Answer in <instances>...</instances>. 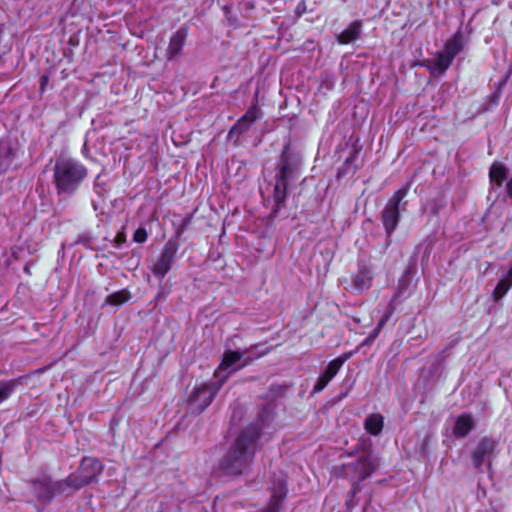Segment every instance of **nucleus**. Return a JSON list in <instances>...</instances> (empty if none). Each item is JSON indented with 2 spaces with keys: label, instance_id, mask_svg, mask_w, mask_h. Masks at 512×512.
I'll return each mask as SVG.
<instances>
[{
  "label": "nucleus",
  "instance_id": "17",
  "mask_svg": "<svg viewBox=\"0 0 512 512\" xmlns=\"http://www.w3.org/2000/svg\"><path fill=\"white\" fill-rule=\"evenodd\" d=\"M373 272L369 268H361L352 277V289L355 292H363L371 287Z\"/></svg>",
  "mask_w": 512,
  "mask_h": 512
},
{
  "label": "nucleus",
  "instance_id": "30",
  "mask_svg": "<svg viewBox=\"0 0 512 512\" xmlns=\"http://www.w3.org/2000/svg\"><path fill=\"white\" fill-rule=\"evenodd\" d=\"M224 11H225V15L228 19V21L230 22L231 25H236V19L232 18L229 14H230V8L229 7H225L224 8Z\"/></svg>",
  "mask_w": 512,
  "mask_h": 512
},
{
  "label": "nucleus",
  "instance_id": "11",
  "mask_svg": "<svg viewBox=\"0 0 512 512\" xmlns=\"http://www.w3.org/2000/svg\"><path fill=\"white\" fill-rule=\"evenodd\" d=\"M177 252V246L174 242L168 241L164 246L161 255L152 268L155 277L162 280L171 269Z\"/></svg>",
  "mask_w": 512,
  "mask_h": 512
},
{
  "label": "nucleus",
  "instance_id": "15",
  "mask_svg": "<svg viewBox=\"0 0 512 512\" xmlns=\"http://www.w3.org/2000/svg\"><path fill=\"white\" fill-rule=\"evenodd\" d=\"M286 494V480L284 477H281L272 487L270 504L263 512H277L280 503L286 497Z\"/></svg>",
  "mask_w": 512,
  "mask_h": 512
},
{
  "label": "nucleus",
  "instance_id": "12",
  "mask_svg": "<svg viewBox=\"0 0 512 512\" xmlns=\"http://www.w3.org/2000/svg\"><path fill=\"white\" fill-rule=\"evenodd\" d=\"M495 448L496 442L493 439L483 438L477 443L471 453L473 465L477 470L481 469L485 463L490 465Z\"/></svg>",
  "mask_w": 512,
  "mask_h": 512
},
{
  "label": "nucleus",
  "instance_id": "16",
  "mask_svg": "<svg viewBox=\"0 0 512 512\" xmlns=\"http://www.w3.org/2000/svg\"><path fill=\"white\" fill-rule=\"evenodd\" d=\"M187 37V31L184 28L177 30L170 38L168 48L166 50V57L168 60H173L182 51Z\"/></svg>",
  "mask_w": 512,
  "mask_h": 512
},
{
  "label": "nucleus",
  "instance_id": "22",
  "mask_svg": "<svg viewBox=\"0 0 512 512\" xmlns=\"http://www.w3.org/2000/svg\"><path fill=\"white\" fill-rule=\"evenodd\" d=\"M12 162L11 148L7 143H0V175L10 168Z\"/></svg>",
  "mask_w": 512,
  "mask_h": 512
},
{
  "label": "nucleus",
  "instance_id": "5",
  "mask_svg": "<svg viewBox=\"0 0 512 512\" xmlns=\"http://www.w3.org/2000/svg\"><path fill=\"white\" fill-rule=\"evenodd\" d=\"M297 173L296 163L290 159L285 149L281 156V163L276 173L274 187L275 210L278 211L286 198L288 181L294 179Z\"/></svg>",
  "mask_w": 512,
  "mask_h": 512
},
{
  "label": "nucleus",
  "instance_id": "32",
  "mask_svg": "<svg viewBox=\"0 0 512 512\" xmlns=\"http://www.w3.org/2000/svg\"><path fill=\"white\" fill-rule=\"evenodd\" d=\"M505 277L512 282V265L510 266V268H509L507 274L505 275Z\"/></svg>",
  "mask_w": 512,
  "mask_h": 512
},
{
  "label": "nucleus",
  "instance_id": "35",
  "mask_svg": "<svg viewBox=\"0 0 512 512\" xmlns=\"http://www.w3.org/2000/svg\"><path fill=\"white\" fill-rule=\"evenodd\" d=\"M365 512H368L367 510H365Z\"/></svg>",
  "mask_w": 512,
  "mask_h": 512
},
{
  "label": "nucleus",
  "instance_id": "34",
  "mask_svg": "<svg viewBox=\"0 0 512 512\" xmlns=\"http://www.w3.org/2000/svg\"><path fill=\"white\" fill-rule=\"evenodd\" d=\"M95 190H96V192H97L98 194H100V193H101V191L99 190V184H98V182H96V183H95Z\"/></svg>",
  "mask_w": 512,
  "mask_h": 512
},
{
  "label": "nucleus",
  "instance_id": "14",
  "mask_svg": "<svg viewBox=\"0 0 512 512\" xmlns=\"http://www.w3.org/2000/svg\"><path fill=\"white\" fill-rule=\"evenodd\" d=\"M261 117V110L256 105L251 106L230 129L229 135L231 137L235 134L239 136L240 134L247 131L252 126V124Z\"/></svg>",
  "mask_w": 512,
  "mask_h": 512
},
{
  "label": "nucleus",
  "instance_id": "24",
  "mask_svg": "<svg viewBox=\"0 0 512 512\" xmlns=\"http://www.w3.org/2000/svg\"><path fill=\"white\" fill-rule=\"evenodd\" d=\"M17 384V380L0 381V404L12 395Z\"/></svg>",
  "mask_w": 512,
  "mask_h": 512
},
{
  "label": "nucleus",
  "instance_id": "33",
  "mask_svg": "<svg viewBox=\"0 0 512 512\" xmlns=\"http://www.w3.org/2000/svg\"><path fill=\"white\" fill-rule=\"evenodd\" d=\"M373 341H374V339H372V337L369 335V336L367 337V339L365 340V344L371 343V342H373Z\"/></svg>",
  "mask_w": 512,
  "mask_h": 512
},
{
  "label": "nucleus",
  "instance_id": "21",
  "mask_svg": "<svg viewBox=\"0 0 512 512\" xmlns=\"http://www.w3.org/2000/svg\"><path fill=\"white\" fill-rule=\"evenodd\" d=\"M384 425V418L381 414L374 413L369 415L364 422V428L365 430L370 433L371 435H378Z\"/></svg>",
  "mask_w": 512,
  "mask_h": 512
},
{
  "label": "nucleus",
  "instance_id": "23",
  "mask_svg": "<svg viewBox=\"0 0 512 512\" xmlns=\"http://www.w3.org/2000/svg\"><path fill=\"white\" fill-rule=\"evenodd\" d=\"M511 287L512 282L504 276L502 279H500L492 293L493 300L496 302L501 300L507 294Z\"/></svg>",
  "mask_w": 512,
  "mask_h": 512
},
{
  "label": "nucleus",
  "instance_id": "27",
  "mask_svg": "<svg viewBox=\"0 0 512 512\" xmlns=\"http://www.w3.org/2000/svg\"><path fill=\"white\" fill-rule=\"evenodd\" d=\"M147 232L144 228H138L134 233V241L137 243H143L147 240Z\"/></svg>",
  "mask_w": 512,
  "mask_h": 512
},
{
  "label": "nucleus",
  "instance_id": "2",
  "mask_svg": "<svg viewBox=\"0 0 512 512\" xmlns=\"http://www.w3.org/2000/svg\"><path fill=\"white\" fill-rule=\"evenodd\" d=\"M87 168L78 160L59 157L53 167L54 185L59 195H71L87 177Z\"/></svg>",
  "mask_w": 512,
  "mask_h": 512
},
{
  "label": "nucleus",
  "instance_id": "1",
  "mask_svg": "<svg viewBox=\"0 0 512 512\" xmlns=\"http://www.w3.org/2000/svg\"><path fill=\"white\" fill-rule=\"evenodd\" d=\"M260 428L253 424L246 427L238 436L220 462V469L226 475H239L246 472L258 448Z\"/></svg>",
  "mask_w": 512,
  "mask_h": 512
},
{
  "label": "nucleus",
  "instance_id": "25",
  "mask_svg": "<svg viewBox=\"0 0 512 512\" xmlns=\"http://www.w3.org/2000/svg\"><path fill=\"white\" fill-rule=\"evenodd\" d=\"M130 298V294L128 291L126 290H121V291H118V292H115L111 295H109L106 300H105V303L106 304H109V305H122L124 304L125 302H127Z\"/></svg>",
  "mask_w": 512,
  "mask_h": 512
},
{
  "label": "nucleus",
  "instance_id": "9",
  "mask_svg": "<svg viewBox=\"0 0 512 512\" xmlns=\"http://www.w3.org/2000/svg\"><path fill=\"white\" fill-rule=\"evenodd\" d=\"M246 351H226L223 354L222 361L215 371V377L218 379L217 382L223 383L225 380L234 372L241 369L248 364L247 360H243Z\"/></svg>",
  "mask_w": 512,
  "mask_h": 512
},
{
  "label": "nucleus",
  "instance_id": "20",
  "mask_svg": "<svg viewBox=\"0 0 512 512\" xmlns=\"http://www.w3.org/2000/svg\"><path fill=\"white\" fill-rule=\"evenodd\" d=\"M490 182L493 188H500L508 179V169L501 163H494L489 171Z\"/></svg>",
  "mask_w": 512,
  "mask_h": 512
},
{
  "label": "nucleus",
  "instance_id": "18",
  "mask_svg": "<svg viewBox=\"0 0 512 512\" xmlns=\"http://www.w3.org/2000/svg\"><path fill=\"white\" fill-rule=\"evenodd\" d=\"M474 426V418L468 413H463L455 420L453 434L458 438H463L470 433Z\"/></svg>",
  "mask_w": 512,
  "mask_h": 512
},
{
  "label": "nucleus",
  "instance_id": "19",
  "mask_svg": "<svg viewBox=\"0 0 512 512\" xmlns=\"http://www.w3.org/2000/svg\"><path fill=\"white\" fill-rule=\"evenodd\" d=\"M362 28L360 21H353L350 25L337 35V41L340 44H349L358 39Z\"/></svg>",
  "mask_w": 512,
  "mask_h": 512
},
{
  "label": "nucleus",
  "instance_id": "4",
  "mask_svg": "<svg viewBox=\"0 0 512 512\" xmlns=\"http://www.w3.org/2000/svg\"><path fill=\"white\" fill-rule=\"evenodd\" d=\"M463 49V35L457 31L454 36L448 40L442 51L437 52L433 60H429L427 67L432 74H443L450 67L454 58Z\"/></svg>",
  "mask_w": 512,
  "mask_h": 512
},
{
  "label": "nucleus",
  "instance_id": "10",
  "mask_svg": "<svg viewBox=\"0 0 512 512\" xmlns=\"http://www.w3.org/2000/svg\"><path fill=\"white\" fill-rule=\"evenodd\" d=\"M377 466L376 459L365 455L354 464L344 465V475L351 478L353 484L359 483L367 478Z\"/></svg>",
  "mask_w": 512,
  "mask_h": 512
},
{
  "label": "nucleus",
  "instance_id": "29",
  "mask_svg": "<svg viewBox=\"0 0 512 512\" xmlns=\"http://www.w3.org/2000/svg\"><path fill=\"white\" fill-rule=\"evenodd\" d=\"M506 192L508 197L512 200V177L506 183Z\"/></svg>",
  "mask_w": 512,
  "mask_h": 512
},
{
  "label": "nucleus",
  "instance_id": "13",
  "mask_svg": "<svg viewBox=\"0 0 512 512\" xmlns=\"http://www.w3.org/2000/svg\"><path fill=\"white\" fill-rule=\"evenodd\" d=\"M346 360L347 357H338L330 361L325 371L318 377L312 389V394H317L324 390L329 382L337 375Z\"/></svg>",
  "mask_w": 512,
  "mask_h": 512
},
{
  "label": "nucleus",
  "instance_id": "8",
  "mask_svg": "<svg viewBox=\"0 0 512 512\" xmlns=\"http://www.w3.org/2000/svg\"><path fill=\"white\" fill-rule=\"evenodd\" d=\"M221 387V383L216 381L212 384H203L194 388L188 401L189 409L193 413H201L210 405Z\"/></svg>",
  "mask_w": 512,
  "mask_h": 512
},
{
  "label": "nucleus",
  "instance_id": "7",
  "mask_svg": "<svg viewBox=\"0 0 512 512\" xmlns=\"http://www.w3.org/2000/svg\"><path fill=\"white\" fill-rule=\"evenodd\" d=\"M408 190V186L398 189L388 200L383 210L382 221L388 236H390L394 232L398 225L400 213L399 206L402 200L407 195Z\"/></svg>",
  "mask_w": 512,
  "mask_h": 512
},
{
  "label": "nucleus",
  "instance_id": "3",
  "mask_svg": "<svg viewBox=\"0 0 512 512\" xmlns=\"http://www.w3.org/2000/svg\"><path fill=\"white\" fill-rule=\"evenodd\" d=\"M103 471V464L96 458L84 457L81 461L80 467L77 472L70 474L63 483L59 484L60 489L64 485L69 487V490L77 491L82 487L97 481L98 476Z\"/></svg>",
  "mask_w": 512,
  "mask_h": 512
},
{
  "label": "nucleus",
  "instance_id": "6",
  "mask_svg": "<svg viewBox=\"0 0 512 512\" xmlns=\"http://www.w3.org/2000/svg\"><path fill=\"white\" fill-rule=\"evenodd\" d=\"M64 480L52 481L51 478L43 476L33 481L32 491L37 501L42 505L49 504L52 499L58 494L69 495L72 491L69 490L67 485L60 489L59 484Z\"/></svg>",
  "mask_w": 512,
  "mask_h": 512
},
{
  "label": "nucleus",
  "instance_id": "26",
  "mask_svg": "<svg viewBox=\"0 0 512 512\" xmlns=\"http://www.w3.org/2000/svg\"><path fill=\"white\" fill-rule=\"evenodd\" d=\"M394 312V306L392 303H390L389 305V308H388V311L382 316V318L380 319V321L378 322L376 328L374 329V331L370 334V336L372 337V339H376V337L378 336L379 332L381 331V329L383 328V326L386 324V322L389 320V318L391 317V315L393 314Z\"/></svg>",
  "mask_w": 512,
  "mask_h": 512
},
{
  "label": "nucleus",
  "instance_id": "28",
  "mask_svg": "<svg viewBox=\"0 0 512 512\" xmlns=\"http://www.w3.org/2000/svg\"><path fill=\"white\" fill-rule=\"evenodd\" d=\"M272 419L271 411L265 409L260 415L258 421L262 424V426L265 425V423Z\"/></svg>",
  "mask_w": 512,
  "mask_h": 512
},
{
  "label": "nucleus",
  "instance_id": "31",
  "mask_svg": "<svg viewBox=\"0 0 512 512\" xmlns=\"http://www.w3.org/2000/svg\"><path fill=\"white\" fill-rule=\"evenodd\" d=\"M47 82H48V77L47 76H42L41 80H40L41 90H44V87L47 84Z\"/></svg>",
  "mask_w": 512,
  "mask_h": 512
}]
</instances>
